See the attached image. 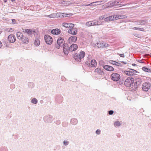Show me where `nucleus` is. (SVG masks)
Returning a JSON list of instances; mask_svg holds the SVG:
<instances>
[{
	"instance_id": "nucleus-1",
	"label": "nucleus",
	"mask_w": 151,
	"mask_h": 151,
	"mask_svg": "<svg viewBox=\"0 0 151 151\" xmlns=\"http://www.w3.org/2000/svg\"><path fill=\"white\" fill-rule=\"evenodd\" d=\"M134 81L133 78L128 77L125 81L124 85L127 87H130L132 90H133V87H134Z\"/></svg>"
},
{
	"instance_id": "nucleus-2",
	"label": "nucleus",
	"mask_w": 151,
	"mask_h": 151,
	"mask_svg": "<svg viewBox=\"0 0 151 151\" xmlns=\"http://www.w3.org/2000/svg\"><path fill=\"white\" fill-rule=\"evenodd\" d=\"M85 55V53L84 51H81L79 53H76L74 55V58L76 61L80 62L82 59Z\"/></svg>"
},
{
	"instance_id": "nucleus-3",
	"label": "nucleus",
	"mask_w": 151,
	"mask_h": 151,
	"mask_svg": "<svg viewBox=\"0 0 151 151\" xmlns=\"http://www.w3.org/2000/svg\"><path fill=\"white\" fill-rule=\"evenodd\" d=\"M134 81V87L133 88V90L136 91L142 82V77H139L136 78Z\"/></svg>"
},
{
	"instance_id": "nucleus-4",
	"label": "nucleus",
	"mask_w": 151,
	"mask_h": 151,
	"mask_svg": "<svg viewBox=\"0 0 151 151\" xmlns=\"http://www.w3.org/2000/svg\"><path fill=\"white\" fill-rule=\"evenodd\" d=\"M57 45H56V47L58 49H59L60 47H62L65 44L64 39L61 37L58 38L57 40Z\"/></svg>"
},
{
	"instance_id": "nucleus-5",
	"label": "nucleus",
	"mask_w": 151,
	"mask_h": 151,
	"mask_svg": "<svg viewBox=\"0 0 151 151\" xmlns=\"http://www.w3.org/2000/svg\"><path fill=\"white\" fill-rule=\"evenodd\" d=\"M111 79L114 81H118L120 78V76L119 74L116 73H112L110 76Z\"/></svg>"
},
{
	"instance_id": "nucleus-6",
	"label": "nucleus",
	"mask_w": 151,
	"mask_h": 151,
	"mask_svg": "<svg viewBox=\"0 0 151 151\" xmlns=\"http://www.w3.org/2000/svg\"><path fill=\"white\" fill-rule=\"evenodd\" d=\"M109 46L108 44L104 42L99 41L96 43V46L99 48H106L108 47Z\"/></svg>"
},
{
	"instance_id": "nucleus-7",
	"label": "nucleus",
	"mask_w": 151,
	"mask_h": 151,
	"mask_svg": "<svg viewBox=\"0 0 151 151\" xmlns=\"http://www.w3.org/2000/svg\"><path fill=\"white\" fill-rule=\"evenodd\" d=\"M151 87L150 83L149 82H146L142 84V88L144 91H147L150 89Z\"/></svg>"
},
{
	"instance_id": "nucleus-8",
	"label": "nucleus",
	"mask_w": 151,
	"mask_h": 151,
	"mask_svg": "<svg viewBox=\"0 0 151 151\" xmlns=\"http://www.w3.org/2000/svg\"><path fill=\"white\" fill-rule=\"evenodd\" d=\"M44 39L46 43L48 45H51L52 42V38L48 35H45Z\"/></svg>"
},
{
	"instance_id": "nucleus-9",
	"label": "nucleus",
	"mask_w": 151,
	"mask_h": 151,
	"mask_svg": "<svg viewBox=\"0 0 151 151\" xmlns=\"http://www.w3.org/2000/svg\"><path fill=\"white\" fill-rule=\"evenodd\" d=\"M43 119L44 121L47 123H50L53 120L52 116L50 115L45 116Z\"/></svg>"
},
{
	"instance_id": "nucleus-10",
	"label": "nucleus",
	"mask_w": 151,
	"mask_h": 151,
	"mask_svg": "<svg viewBox=\"0 0 151 151\" xmlns=\"http://www.w3.org/2000/svg\"><path fill=\"white\" fill-rule=\"evenodd\" d=\"M119 3L118 1H110L106 4L107 8H110L114 6H116Z\"/></svg>"
},
{
	"instance_id": "nucleus-11",
	"label": "nucleus",
	"mask_w": 151,
	"mask_h": 151,
	"mask_svg": "<svg viewBox=\"0 0 151 151\" xmlns=\"http://www.w3.org/2000/svg\"><path fill=\"white\" fill-rule=\"evenodd\" d=\"M63 47V52L66 55H68L70 51L69 50V46L68 44L65 43Z\"/></svg>"
},
{
	"instance_id": "nucleus-12",
	"label": "nucleus",
	"mask_w": 151,
	"mask_h": 151,
	"mask_svg": "<svg viewBox=\"0 0 151 151\" xmlns=\"http://www.w3.org/2000/svg\"><path fill=\"white\" fill-rule=\"evenodd\" d=\"M23 32L27 33L29 36L32 37L33 34L35 32V30L33 31L32 30L29 29H24Z\"/></svg>"
},
{
	"instance_id": "nucleus-13",
	"label": "nucleus",
	"mask_w": 151,
	"mask_h": 151,
	"mask_svg": "<svg viewBox=\"0 0 151 151\" xmlns=\"http://www.w3.org/2000/svg\"><path fill=\"white\" fill-rule=\"evenodd\" d=\"M8 41L10 42H14L16 40V38L14 35H9L8 37Z\"/></svg>"
},
{
	"instance_id": "nucleus-14",
	"label": "nucleus",
	"mask_w": 151,
	"mask_h": 151,
	"mask_svg": "<svg viewBox=\"0 0 151 151\" xmlns=\"http://www.w3.org/2000/svg\"><path fill=\"white\" fill-rule=\"evenodd\" d=\"M62 25L65 27L69 28H72L74 27V25L71 23H62Z\"/></svg>"
},
{
	"instance_id": "nucleus-15",
	"label": "nucleus",
	"mask_w": 151,
	"mask_h": 151,
	"mask_svg": "<svg viewBox=\"0 0 151 151\" xmlns=\"http://www.w3.org/2000/svg\"><path fill=\"white\" fill-rule=\"evenodd\" d=\"M68 30V33L70 34L73 35H76L77 33V30L76 28H70Z\"/></svg>"
},
{
	"instance_id": "nucleus-16",
	"label": "nucleus",
	"mask_w": 151,
	"mask_h": 151,
	"mask_svg": "<svg viewBox=\"0 0 151 151\" xmlns=\"http://www.w3.org/2000/svg\"><path fill=\"white\" fill-rule=\"evenodd\" d=\"M78 48V46L76 44H73L69 46V50H70V51L72 52L76 50Z\"/></svg>"
},
{
	"instance_id": "nucleus-17",
	"label": "nucleus",
	"mask_w": 151,
	"mask_h": 151,
	"mask_svg": "<svg viewBox=\"0 0 151 151\" xmlns=\"http://www.w3.org/2000/svg\"><path fill=\"white\" fill-rule=\"evenodd\" d=\"M103 68L106 70L109 71H114V68L113 67L109 65H105L104 66Z\"/></svg>"
},
{
	"instance_id": "nucleus-18",
	"label": "nucleus",
	"mask_w": 151,
	"mask_h": 151,
	"mask_svg": "<svg viewBox=\"0 0 151 151\" xmlns=\"http://www.w3.org/2000/svg\"><path fill=\"white\" fill-rule=\"evenodd\" d=\"M77 40V37L75 36H72L69 37L68 39V41H69L70 42V41L73 42L74 43H75Z\"/></svg>"
},
{
	"instance_id": "nucleus-19",
	"label": "nucleus",
	"mask_w": 151,
	"mask_h": 151,
	"mask_svg": "<svg viewBox=\"0 0 151 151\" xmlns=\"http://www.w3.org/2000/svg\"><path fill=\"white\" fill-rule=\"evenodd\" d=\"M60 30L58 29H53L51 31V33L53 35H58L60 33Z\"/></svg>"
},
{
	"instance_id": "nucleus-20",
	"label": "nucleus",
	"mask_w": 151,
	"mask_h": 151,
	"mask_svg": "<svg viewBox=\"0 0 151 151\" xmlns=\"http://www.w3.org/2000/svg\"><path fill=\"white\" fill-rule=\"evenodd\" d=\"M86 25L88 27L93 26H96L95 22H94L93 21H89L86 22Z\"/></svg>"
},
{
	"instance_id": "nucleus-21",
	"label": "nucleus",
	"mask_w": 151,
	"mask_h": 151,
	"mask_svg": "<svg viewBox=\"0 0 151 151\" xmlns=\"http://www.w3.org/2000/svg\"><path fill=\"white\" fill-rule=\"evenodd\" d=\"M21 40L22 43L24 44H27L29 42V40L28 38L24 36L23 38H22Z\"/></svg>"
},
{
	"instance_id": "nucleus-22",
	"label": "nucleus",
	"mask_w": 151,
	"mask_h": 151,
	"mask_svg": "<svg viewBox=\"0 0 151 151\" xmlns=\"http://www.w3.org/2000/svg\"><path fill=\"white\" fill-rule=\"evenodd\" d=\"M97 63L96 60H91V63H89V65L91 67H94L96 66Z\"/></svg>"
},
{
	"instance_id": "nucleus-23",
	"label": "nucleus",
	"mask_w": 151,
	"mask_h": 151,
	"mask_svg": "<svg viewBox=\"0 0 151 151\" xmlns=\"http://www.w3.org/2000/svg\"><path fill=\"white\" fill-rule=\"evenodd\" d=\"M78 122V121L76 118H73L70 120V123L73 125H76Z\"/></svg>"
},
{
	"instance_id": "nucleus-24",
	"label": "nucleus",
	"mask_w": 151,
	"mask_h": 151,
	"mask_svg": "<svg viewBox=\"0 0 151 151\" xmlns=\"http://www.w3.org/2000/svg\"><path fill=\"white\" fill-rule=\"evenodd\" d=\"M16 35L17 38L19 40H21L24 36L22 33L20 32H17Z\"/></svg>"
},
{
	"instance_id": "nucleus-25",
	"label": "nucleus",
	"mask_w": 151,
	"mask_h": 151,
	"mask_svg": "<svg viewBox=\"0 0 151 151\" xmlns=\"http://www.w3.org/2000/svg\"><path fill=\"white\" fill-rule=\"evenodd\" d=\"M115 19L117 20L119 19H124L125 18L127 17V16L125 15H116L115 16Z\"/></svg>"
},
{
	"instance_id": "nucleus-26",
	"label": "nucleus",
	"mask_w": 151,
	"mask_h": 151,
	"mask_svg": "<svg viewBox=\"0 0 151 151\" xmlns=\"http://www.w3.org/2000/svg\"><path fill=\"white\" fill-rule=\"evenodd\" d=\"M95 71L96 72H97V73L100 75H102L104 74L103 71L99 68H97L96 69Z\"/></svg>"
},
{
	"instance_id": "nucleus-27",
	"label": "nucleus",
	"mask_w": 151,
	"mask_h": 151,
	"mask_svg": "<svg viewBox=\"0 0 151 151\" xmlns=\"http://www.w3.org/2000/svg\"><path fill=\"white\" fill-rule=\"evenodd\" d=\"M46 17H50V18H56V13L51 14L49 15H45Z\"/></svg>"
},
{
	"instance_id": "nucleus-28",
	"label": "nucleus",
	"mask_w": 151,
	"mask_h": 151,
	"mask_svg": "<svg viewBox=\"0 0 151 151\" xmlns=\"http://www.w3.org/2000/svg\"><path fill=\"white\" fill-rule=\"evenodd\" d=\"M142 69L143 71L145 72L151 73V70L146 67H143Z\"/></svg>"
},
{
	"instance_id": "nucleus-29",
	"label": "nucleus",
	"mask_w": 151,
	"mask_h": 151,
	"mask_svg": "<svg viewBox=\"0 0 151 151\" xmlns=\"http://www.w3.org/2000/svg\"><path fill=\"white\" fill-rule=\"evenodd\" d=\"M130 70H129V76H132L135 73L137 72V71L133 69H130Z\"/></svg>"
},
{
	"instance_id": "nucleus-30",
	"label": "nucleus",
	"mask_w": 151,
	"mask_h": 151,
	"mask_svg": "<svg viewBox=\"0 0 151 151\" xmlns=\"http://www.w3.org/2000/svg\"><path fill=\"white\" fill-rule=\"evenodd\" d=\"M35 45L37 46H39L40 45V42L39 39L37 38L36 39L34 42Z\"/></svg>"
},
{
	"instance_id": "nucleus-31",
	"label": "nucleus",
	"mask_w": 151,
	"mask_h": 151,
	"mask_svg": "<svg viewBox=\"0 0 151 151\" xmlns=\"http://www.w3.org/2000/svg\"><path fill=\"white\" fill-rule=\"evenodd\" d=\"M138 24L141 25H145L146 23L147 22L146 21L144 20H141L139 21L138 22Z\"/></svg>"
},
{
	"instance_id": "nucleus-32",
	"label": "nucleus",
	"mask_w": 151,
	"mask_h": 151,
	"mask_svg": "<svg viewBox=\"0 0 151 151\" xmlns=\"http://www.w3.org/2000/svg\"><path fill=\"white\" fill-rule=\"evenodd\" d=\"M95 23H96V26L100 25L103 24L104 22L101 21H97L96 22H95Z\"/></svg>"
},
{
	"instance_id": "nucleus-33",
	"label": "nucleus",
	"mask_w": 151,
	"mask_h": 151,
	"mask_svg": "<svg viewBox=\"0 0 151 151\" xmlns=\"http://www.w3.org/2000/svg\"><path fill=\"white\" fill-rule=\"evenodd\" d=\"M63 13H56V18H62Z\"/></svg>"
},
{
	"instance_id": "nucleus-34",
	"label": "nucleus",
	"mask_w": 151,
	"mask_h": 151,
	"mask_svg": "<svg viewBox=\"0 0 151 151\" xmlns=\"http://www.w3.org/2000/svg\"><path fill=\"white\" fill-rule=\"evenodd\" d=\"M121 123L119 121H116L114 123V125L116 127L119 126L121 125Z\"/></svg>"
},
{
	"instance_id": "nucleus-35",
	"label": "nucleus",
	"mask_w": 151,
	"mask_h": 151,
	"mask_svg": "<svg viewBox=\"0 0 151 151\" xmlns=\"http://www.w3.org/2000/svg\"><path fill=\"white\" fill-rule=\"evenodd\" d=\"M37 100L35 98H33L31 100L32 103L34 104H36L37 103Z\"/></svg>"
},
{
	"instance_id": "nucleus-36",
	"label": "nucleus",
	"mask_w": 151,
	"mask_h": 151,
	"mask_svg": "<svg viewBox=\"0 0 151 151\" xmlns=\"http://www.w3.org/2000/svg\"><path fill=\"white\" fill-rule=\"evenodd\" d=\"M132 29L134 30H140L142 31H143L144 30V29L143 28H141L139 27H134Z\"/></svg>"
},
{
	"instance_id": "nucleus-37",
	"label": "nucleus",
	"mask_w": 151,
	"mask_h": 151,
	"mask_svg": "<svg viewBox=\"0 0 151 151\" xmlns=\"http://www.w3.org/2000/svg\"><path fill=\"white\" fill-rule=\"evenodd\" d=\"M28 85L29 87L30 88H33L34 87V84L32 82L29 83Z\"/></svg>"
},
{
	"instance_id": "nucleus-38",
	"label": "nucleus",
	"mask_w": 151,
	"mask_h": 151,
	"mask_svg": "<svg viewBox=\"0 0 151 151\" xmlns=\"http://www.w3.org/2000/svg\"><path fill=\"white\" fill-rule=\"evenodd\" d=\"M115 15H114L113 16H109V17L110 21L114 20H115Z\"/></svg>"
},
{
	"instance_id": "nucleus-39",
	"label": "nucleus",
	"mask_w": 151,
	"mask_h": 151,
	"mask_svg": "<svg viewBox=\"0 0 151 151\" xmlns=\"http://www.w3.org/2000/svg\"><path fill=\"white\" fill-rule=\"evenodd\" d=\"M62 125L63 127H65L68 126V123L66 122H62Z\"/></svg>"
},
{
	"instance_id": "nucleus-40",
	"label": "nucleus",
	"mask_w": 151,
	"mask_h": 151,
	"mask_svg": "<svg viewBox=\"0 0 151 151\" xmlns=\"http://www.w3.org/2000/svg\"><path fill=\"white\" fill-rule=\"evenodd\" d=\"M117 62H116L112 60H110L109 61V63H111V64H112L113 65H116V63Z\"/></svg>"
},
{
	"instance_id": "nucleus-41",
	"label": "nucleus",
	"mask_w": 151,
	"mask_h": 151,
	"mask_svg": "<svg viewBox=\"0 0 151 151\" xmlns=\"http://www.w3.org/2000/svg\"><path fill=\"white\" fill-rule=\"evenodd\" d=\"M69 144V142L67 140H64L63 141V145L65 146L68 145Z\"/></svg>"
},
{
	"instance_id": "nucleus-42",
	"label": "nucleus",
	"mask_w": 151,
	"mask_h": 151,
	"mask_svg": "<svg viewBox=\"0 0 151 151\" xmlns=\"http://www.w3.org/2000/svg\"><path fill=\"white\" fill-rule=\"evenodd\" d=\"M96 133L97 134H101V130L99 129H97L96 132Z\"/></svg>"
},
{
	"instance_id": "nucleus-43",
	"label": "nucleus",
	"mask_w": 151,
	"mask_h": 151,
	"mask_svg": "<svg viewBox=\"0 0 151 151\" xmlns=\"http://www.w3.org/2000/svg\"><path fill=\"white\" fill-rule=\"evenodd\" d=\"M104 64V62L103 60H101L99 62V64L100 65L103 66Z\"/></svg>"
},
{
	"instance_id": "nucleus-44",
	"label": "nucleus",
	"mask_w": 151,
	"mask_h": 151,
	"mask_svg": "<svg viewBox=\"0 0 151 151\" xmlns=\"http://www.w3.org/2000/svg\"><path fill=\"white\" fill-rule=\"evenodd\" d=\"M129 71L125 70L124 71V73L126 75L129 76Z\"/></svg>"
},
{
	"instance_id": "nucleus-45",
	"label": "nucleus",
	"mask_w": 151,
	"mask_h": 151,
	"mask_svg": "<svg viewBox=\"0 0 151 151\" xmlns=\"http://www.w3.org/2000/svg\"><path fill=\"white\" fill-rule=\"evenodd\" d=\"M94 2H93V3H91L89 4H88L84 5V6H90L94 5Z\"/></svg>"
},
{
	"instance_id": "nucleus-46",
	"label": "nucleus",
	"mask_w": 151,
	"mask_h": 151,
	"mask_svg": "<svg viewBox=\"0 0 151 151\" xmlns=\"http://www.w3.org/2000/svg\"><path fill=\"white\" fill-rule=\"evenodd\" d=\"M105 16H101L99 18V20H101L104 19L105 18Z\"/></svg>"
},
{
	"instance_id": "nucleus-47",
	"label": "nucleus",
	"mask_w": 151,
	"mask_h": 151,
	"mask_svg": "<svg viewBox=\"0 0 151 151\" xmlns=\"http://www.w3.org/2000/svg\"><path fill=\"white\" fill-rule=\"evenodd\" d=\"M116 65L119 66H122V65L121 63L116 62Z\"/></svg>"
},
{
	"instance_id": "nucleus-48",
	"label": "nucleus",
	"mask_w": 151,
	"mask_h": 151,
	"mask_svg": "<svg viewBox=\"0 0 151 151\" xmlns=\"http://www.w3.org/2000/svg\"><path fill=\"white\" fill-rule=\"evenodd\" d=\"M114 113V111L113 110H110L108 111L109 114V115H112Z\"/></svg>"
},
{
	"instance_id": "nucleus-49",
	"label": "nucleus",
	"mask_w": 151,
	"mask_h": 151,
	"mask_svg": "<svg viewBox=\"0 0 151 151\" xmlns=\"http://www.w3.org/2000/svg\"><path fill=\"white\" fill-rule=\"evenodd\" d=\"M56 124L57 125H59L61 123V122L60 120H57L55 122Z\"/></svg>"
},
{
	"instance_id": "nucleus-50",
	"label": "nucleus",
	"mask_w": 151,
	"mask_h": 151,
	"mask_svg": "<svg viewBox=\"0 0 151 151\" xmlns=\"http://www.w3.org/2000/svg\"><path fill=\"white\" fill-rule=\"evenodd\" d=\"M68 15L69 14H66L63 13V16H62V18L67 17H68Z\"/></svg>"
},
{
	"instance_id": "nucleus-51",
	"label": "nucleus",
	"mask_w": 151,
	"mask_h": 151,
	"mask_svg": "<svg viewBox=\"0 0 151 151\" xmlns=\"http://www.w3.org/2000/svg\"><path fill=\"white\" fill-rule=\"evenodd\" d=\"M15 87V85L14 84H12L10 85V87L11 89H13Z\"/></svg>"
},
{
	"instance_id": "nucleus-52",
	"label": "nucleus",
	"mask_w": 151,
	"mask_h": 151,
	"mask_svg": "<svg viewBox=\"0 0 151 151\" xmlns=\"http://www.w3.org/2000/svg\"><path fill=\"white\" fill-rule=\"evenodd\" d=\"M94 2V3H97V4L96 5H100V4H101V2L99 1ZM96 5V4H95L94 5Z\"/></svg>"
},
{
	"instance_id": "nucleus-53",
	"label": "nucleus",
	"mask_w": 151,
	"mask_h": 151,
	"mask_svg": "<svg viewBox=\"0 0 151 151\" xmlns=\"http://www.w3.org/2000/svg\"><path fill=\"white\" fill-rule=\"evenodd\" d=\"M104 20L106 21H110L109 19V17H107L106 18H105L104 19Z\"/></svg>"
},
{
	"instance_id": "nucleus-54",
	"label": "nucleus",
	"mask_w": 151,
	"mask_h": 151,
	"mask_svg": "<svg viewBox=\"0 0 151 151\" xmlns=\"http://www.w3.org/2000/svg\"><path fill=\"white\" fill-rule=\"evenodd\" d=\"M12 28H11L10 29H9V28H6L5 29V30L6 31H7V32H9L11 31V30H12Z\"/></svg>"
},
{
	"instance_id": "nucleus-55",
	"label": "nucleus",
	"mask_w": 151,
	"mask_h": 151,
	"mask_svg": "<svg viewBox=\"0 0 151 151\" xmlns=\"http://www.w3.org/2000/svg\"><path fill=\"white\" fill-rule=\"evenodd\" d=\"M118 54L121 57L124 58L125 56L123 53L122 54Z\"/></svg>"
},
{
	"instance_id": "nucleus-56",
	"label": "nucleus",
	"mask_w": 151,
	"mask_h": 151,
	"mask_svg": "<svg viewBox=\"0 0 151 151\" xmlns=\"http://www.w3.org/2000/svg\"><path fill=\"white\" fill-rule=\"evenodd\" d=\"M0 151H7V150L6 148H3L1 149Z\"/></svg>"
},
{
	"instance_id": "nucleus-57",
	"label": "nucleus",
	"mask_w": 151,
	"mask_h": 151,
	"mask_svg": "<svg viewBox=\"0 0 151 151\" xmlns=\"http://www.w3.org/2000/svg\"><path fill=\"white\" fill-rule=\"evenodd\" d=\"M61 79H62V81H65L66 79L63 76L61 77Z\"/></svg>"
},
{
	"instance_id": "nucleus-58",
	"label": "nucleus",
	"mask_w": 151,
	"mask_h": 151,
	"mask_svg": "<svg viewBox=\"0 0 151 151\" xmlns=\"http://www.w3.org/2000/svg\"><path fill=\"white\" fill-rule=\"evenodd\" d=\"M12 21L13 23L15 24L16 22V20L15 19H12Z\"/></svg>"
},
{
	"instance_id": "nucleus-59",
	"label": "nucleus",
	"mask_w": 151,
	"mask_h": 151,
	"mask_svg": "<svg viewBox=\"0 0 151 151\" xmlns=\"http://www.w3.org/2000/svg\"><path fill=\"white\" fill-rule=\"evenodd\" d=\"M138 61L140 63H143L142 60H139Z\"/></svg>"
},
{
	"instance_id": "nucleus-60",
	"label": "nucleus",
	"mask_w": 151,
	"mask_h": 151,
	"mask_svg": "<svg viewBox=\"0 0 151 151\" xmlns=\"http://www.w3.org/2000/svg\"><path fill=\"white\" fill-rule=\"evenodd\" d=\"M148 126L149 127L151 128V123H150L149 124Z\"/></svg>"
},
{
	"instance_id": "nucleus-61",
	"label": "nucleus",
	"mask_w": 151,
	"mask_h": 151,
	"mask_svg": "<svg viewBox=\"0 0 151 151\" xmlns=\"http://www.w3.org/2000/svg\"><path fill=\"white\" fill-rule=\"evenodd\" d=\"M2 46V44L1 42L0 41V48Z\"/></svg>"
},
{
	"instance_id": "nucleus-62",
	"label": "nucleus",
	"mask_w": 151,
	"mask_h": 151,
	"mask_svg": "<svg viewBox=\"0 0 151 151\" xmlns=\"http://www.w3.org/2000/svg\"><path fill=\"white\" fill-rule=\"evenodd\" d=\"M99 1L101 2V4H103L104 2V1Z\"/></svg>"
},
{
	"instance_id": "nucleus-63",
	"label": "nucleus",
	"mask_w": 151,
	"mask_h": 151,
	"mask_svg": "<svg viewBox=\"0 0 151 151\" xmlns=\"http://www.w3.org/2000/svg\"><path fill=\"white\" fill-rule=\"evenodd\" d=\"M122 63H123L125 64H126L127 63L126 62H124V61H122V62H121Z\"/></svg>"
},
{
	"instance_id": "nucleus-64",
	"label": "nucleus",
	"mask_w": 151,
	"mask_h": 151,
	"mask_svg": "<svg viewBox=\"0 0 151 151\" xmlns=\"http://www.w3.org/2000/svg\"><path fill=\"white\" fill-rule=\"evenodd\" d=\"M132 65L133 66H136L137 65L135 63H133L132 64Z\"/></svg>"
}]
</instances>
